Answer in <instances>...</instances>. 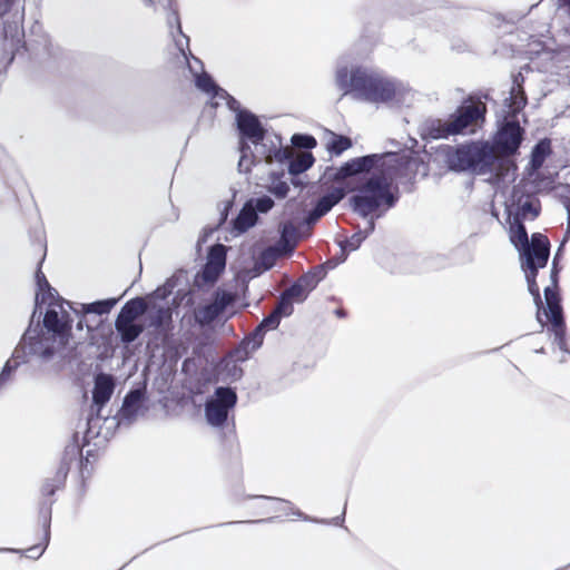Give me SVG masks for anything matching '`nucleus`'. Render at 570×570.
<instances>
[{
    "label": "nucleus",
    "instance_id": "obj_1",
    "mask_svg": "<svg viewBox=\"0 0 570 570\" xmlns=\"http://www.w3.org/2000/svg\"><path fill=\"white\" fill-rule=\"evenodd\" d=\"M405 163V157L397 154L371 155L352 159L340 168H330L325 173V179L335 181L340 186L335 187L330 194L323 196L313 213L314 217H321L326 214L335 204H337L351 190L348 179L371 169L379 170L383 177L372 178L366 184L362 194L353 198L355 209L366 215L368 212L386 203L392 205V198L389 195V180L400 173V167Z\"/></svg>",
    "mask_w": 570,
    "mask_h": 570
},
{
    "label": "nucleus",
    "instance_id": "obj_2",
    "mask_svg": "<svg viewBox=\"0 0 570 570\" xmlns=\"http://www.w3.org/2000/svg\"><path fill=\"white\" fill-rule=\"evenodd\" d=\"M36 277L38 286L36 305L39 308L47 305L43 325L48 336L43 337L40 343L48 346L50 351L60 350L68 343L69 316L63 302L56 297L55 291L50 287L45 275L38 272Z\"/></svg>",
    "mask_w": 570,
    "mask_h": 570
},
{
    "label": "nucleus",
    "instance_id": "obj_3",
    "mask_svg": "<svg viewBox=\"0 0 570 570\" xmlns=\"http://www.w3.org/2000/svg\"><path fill=\"white\" fill-rule=\"evenodd\" d=\"M519 220L515 218L514 223L511 224L510 239L520 252L521 266L527 277L529 291L538 304L540 295L534 277L537 269L544 267L548 262L549 242L543 235L533 234L531 243H529L527 232Z\"/></svg>",
    "mask_w": 570,
    "mask_h": 570
},
{
    "label": "nucleus",
    "instance_id": "obj_4",
    "mask_svg": "<svg viewBox=\"0 0 570 570\" xmlns=\"http://www.w3.org/2000/svg\"><path fill=\"white\" fill-rule=\"evenodd\" d=\"M337 81L343 88H351L358 97L372 102L392 100L400 92V86L394 81L372 76L363 70H355L350 77L346 70H341Z\"/></svg>",
    "mask_w": 570,
    "mask_h": 570
},
{
    "label": "nucleus",
    "instance_id": "obj_5",
    "mask_svg": "<svg viewBox=\"0 0 570 570\" xmlns=\"http://www.w3.org/2000/svg\"><path fill=\"white\" fill-rule=\"evenodd\" d=\"M485 106L481 101L469 100L464 102L451 118L438 128L435 138L448 135L462 134L464 131L474 132L480 122L483 121Z\"/></svg>",
    "mask_w": 570,
    "mask_h": 570
},
{
    "label": "nucleus",
    "instance_id": "obj_6",
    "mask_svg": "<svg viewBox=\"0 0 570 570\" xmlns=\"http://www.w3.org/2000/svg\"><path fill=\"white\" fill-rule=\"evenodd\" d=\"M449 161L456 170L472 169L482 173L485 167L493 165L494 155L485 145H473L458 149Z\"/></svg>",
    "mask_w": 570,
    "mask_h": 570
},
{
    "label": "nucleus",
    "instance_id": "obj_7",
    "mask_svg": "<svg viewBox=\"0 0 570 570\" xmlns=\"http://www.w3.org/2000/svg\"><path fill=\"white\" fill-rule=\"evenodd\" d=\"M544 298L547 307L541 309L539 308L537 313V318L541 325H544V321L542 318V315L546 316L547 321L552 324V328L554 332L556 341L558 342V345L561 350L564 347L563 342V324H562V316H561V307L559 305V298L557 292L551 288L547 287L544 289Z\"/></svg>",
    "mask_w": 570,
    "mask_h": 570
},
{
    "label": "nucleus",
    "instance_id": "obj_8",
    "mask_svg": "<svg viewBox=\"0 0 570 570\" xmlns=\"http://www.w3.org/2000/svg\"><path fill=\"white\" fill-rule=\"evenodd\" d=\"M236 402V394L229 390L219 387L215 394L208 400L206 404V419L212 425L222 424L226 417L227 412L234 406Z\"/></svg>",
    "mask_w": 570,
    "mask_h": 570
},
{
    "label": "nucleus",
    "instance_id": "obj_9",
    "mask_svg": "<svg viewBox=\"0 0 570 570\" xmlns=\"http://www.w3.org/2000/svg\"><path fill=\"white\" fill-rule=\"evenodd\" d=\"M522 139V131L519 125L514 121L507 122L495 136L494 148H490L494 155V159L499 155L513 154Z\"/></svg>",
    "mask_w": 570,
    "mask_h": 570
},
{
    "label": "nucleus",
    "instance_id": "obj_10",
    "mask_svg": "<svg viewBox=\"0 0 570 570\" xmlns=\"http://www.w3.org/2000/svg\"><path fill=\"white\" fill-rule=\"evenodd\" d=\"M226 247L216 245L212 247L207 256V262L202 273V278L206 283L215 282L225 268Z\"/></svg>",
    "mask_w": 570,
    "mask_h": 570
},
{
    "label": "nucleus",
    "instance_id": "obj_11",
    "mask_svg": "<svg viewBox=\"0 0 570 570\" xmlns=\"http://www.w3.org/2000/svg\"><path fill=\"white\" fill-rule=\"evenodd\" d=\"M238 128L244 137L254 144L263 138L264 131L255 116L248 112H239L237 116Z\"/></svg>",
    "mask_w": 570,
    "mask_h": 570
},
{
    "label": "nucleus",
    "instance_id": "obj_12",
    "mask_svg": "<svg viewBox=\"0 0 570 570\" xmlns=\"http://www.w3.org/2000/svg\"><path fill=\"white\" fill-rule=\"evenodd\" d=\"M114 380L111 376L100 374L96 377L92 399L96 404H105L114 392Z\"/></svg>",
    "mask_w": 570,
    "mask_h": 570
},
{
    "label": "nucleus",
    "instance_id": "obj_13",
    "mask_svg": "<svg viewBox=\"0 0 570 570\" xmlns=\"http://www.w3.org/2000/svg\"><path fill=\"white\" fill-rule=\"evenodd\" d=\"M230 302V297L228 295H222L217 297L215 302L204 305L198 308L196 312V320L199 323H208L214 320L223 308Z\"/></svg>",
    "mask_w": 570,
    "mask_h": 570
},
{
    "label": "nucleus",
    "instance_id": "obj_14",
    "mask_svg": "<svg viewBox=\"0 0 570 570\" xmlns=\"http://www.w3.org/2000/svg\"><path fill=\"white\" fill-rule=\"evenodd\" d=\"M257 219L253 202L245 204L239 215L235 219L234 226L239 232H245L255 225Z\"/></svg>",
    "mask_w": 570,
    "mask_h": 570
},
{
    "label": "nucleus",
    "instance_id": "obj_15",
    "mask_svg": "<svg viewBox=\"0 0 570 570\" xmlns=\"http://www.w3.org/2000/svg\"><path fill=\"white\" fill-rule=\"evenodd\" d=\"M512 207L513 209H511V212L514 213L515 218L518 219L534 218L539 213L537 203L529 197L524 200L519 199L518 204H513Z\"/></svg>",
    "mask_w": 570,
    "mask_h": 570
},
{
    "label": "nucleus",
    "instance_id": "obj_16",
    "mask_svg": "<svg viewBox=\"0 0 570 570\" xmlns=\"http://www.w3.org/2000/svg\"><path fill=\"white\" fill-rule=\"evenodd\" d=\"M116 326L118 332L121 334L122 340L127 342L134 341L140 333L141 327L135 323V321H126V317L118 316Z\"/></svg>",
    "mask_w": 570,
    "mask_h": 570
},
{
    "label": "nucleus",
    "instance_id": "obj_17",
    "mask_svg": "<svg viewBox=\"0 0 570 570\" xmlns=\"http://www.w3.org/2000/svg\"><path fill=\"white\" fill-rule=\"evenodd\" d=\"M292 313V305L287 302H282V304L277 307V309L271 314L267 318L263 321L258 331L262 328L274 330L279 324V320L282 315H289Z\"/></svg>",
    "mask_w": 570,
    "mask_h": 570
},
{
    "label": "nucleus",
    "instance_id": "obj_18",
    "mask_svg": "<svg viewBox=\"0 0 570 570\" xmlns=\"http://www.w3.org/2000/svg\"><path fill=\"white\" fill-rule=\"evenodd\" d=\"M313 164V155L307 151H301L297 153L294 159L291 161L289 170L292 174H299L312 167Z\"/></svg>",
    "mask_w": 570,
    "mask_h": 570
},
{
    "label": "nucleus",
    "instance_id": "obj_19",
    "mask_svg": "<svg viewBox=\"0 0 570 570\" xmlns=\"http://www.w3.org/2000/svg\"><path fill=\"white\" fill-rule=\"evenodd\" d=\"M145 311V304L141 299H135L129 303H127L121 312L120 316L126 317V321H136V318L141 315Z\"/></svg>",
    "mask_w": 570,
    "mask_h": 570
},
{
    "label": "nucleus",
    "instance_id": "obj_20",
    "mask_svg": "<svg viewBox=\"0 0 570 570\" xmlns=\"http://www.w3.org/2000/svg\"><path fill=\"white\" fill-rule=\"evenodd\" d=\"M145 311V304L141 299H135L129 303H127L121 312L120 316L126 317V321H136V318L141 315Z\"/></svg>",
    "mask_w": 570,
    "mask_h": 570
},
{
    "label": "nucleus",
    "instance_id": "obj_21",
    "mask_svg": "<svg viewBox=\"0 0 570 570\" xmlns=\"http://www.w3.org/2000/svg\"><path fill=\"white\" fill-rule=\"evenodd\" d=\"M352 146L351 140L347 137L343 136H336L334 134H331L326 147L330 151L340 155L344 150L348 149Z\"/></svg>",
    "mask_w": 570,
    "mask_h": 570
},
{
    "label": "nucleus",
    "instance_id": "obj_22",
    "mask_svg": "<svg viewBox=\"0 0 570 570\" xmlns=\"http://www.w3.org/2000/svg\"><path fill=\"white\" fill-rule=\"evenodd\" d=\"M550 153V142L547 140L540 141L532 151V164L533 166H540Z\"/></svg>",
    "mask_w": 570,
    "mask_h": 570
},
{
    "label": "nucleus",
    "instance_id": "obj_23",
    "mask_svg": "<svg viewBox=\"0 0 570 570\" xmlns=\"http://www.w3.org/2000/svg\"><path fill=\"white\" fill-rule=\"evenodd\" d=\"M141 399H142V394L139 391H134V392L129 393L126 396L125 402H124V407H122L124 412L127 415L134 414L136 411V407L140 404Z\"/></svg>",
    "mask_w": 570,
    "mask_h": 570
},
{
    "label": "nucleus",
    "instance_id": "obj_24",
    "mask_svg": "<svg viewBox=\"0 0 570 570\" xmlns=\"http://www.w3.org/2000/svg\"><path fill=\"white\" fill-rule=\"evenodd\" d=\"M115 304H116L115 299L96 302V303H91V304L87 305L85 307V311L87 313L102 314V313L109 312Z\"/></svg>",
    "mask_w": 570,
    "mask_h": 570
},
{
    "label": "nucleus",
    "instance_id": "obj_25",
    "mask_svg": "<svg viewBox=\"0 0 570 570\" xmlns=\"http://www.w3.org/2000/svg\"><path fill=\"white\" fill-rule=\"evenodd\" d=\"M196 83H197V87L200 88L202 90L206 91V92H214L215 96H222L224 97L225 96V92H219V90L216 89L215 85L213 83L212 79L204 75V76H198L197 77V80H196Z\"/></svg>",
    "mask_w": 570,
    "mask_h": 570
},
{
    "label": "nucleus",
    "instance_id": "obj_26",
    "mask_svg": "<svg viewBox=\"0 0 570 570\" xmlns=\"http://www.w3.org/2000/svg\"><path fill=\"white\" fill-rule=\"evenodd\" d=\"M292 142L295 146L303 148H314L316 146L314 137L307 135H294L292 137Z\"/></svg>",
    "mask_w": 570,
    "mask_h": 570
},
{
    "label": "nucleus",
    "instance_id": "obj_27",
    "mask_svg": "<svg viewBox=\"0 0 570 570\" xmlns=\"http://www.w3.org/2000/svg\"><path fill=\"white\" fill-rule=\"evenodd\" d=\"M253 204H254V208H255V213L256 212H259V213H266L268 212L274 203L273 200L269 198V197H261V198H257L255 200H252Z\"/></svg>",
    "mask_w": 570,
    "mask_h": 570
},
{
    "label": "nucleus",
    "instance_id": "obj_28",
    "mask_svg": "<svg viewBox=\"0 0 570 570\" xmlns=\"http://www.w3.org/2000/svg\"><path fill=\"white\" fill-rule=\"evenodd\" d=\"M273 193L279 197H284L287 194L288 186L285 183H277L272 186Z\"/></svg>",
    "mask_w": 570,
    "mask_h": 570
},
{
    "label": "nucleus",
    "instance_id": "obj_29",
    "mask_svg": "<svg viewBox=\"0 0 570 570\" xmlns=\"http://www.w3.org/2000/svg\"><path fill=\"white\" fill-rule=\"evenodd\" d=\"M242 153H243V155L239 159L238 166L240 169L247 171L252 165V160L249 158H247V156L245 155L244 148L242 149Z\"/></svg>",
    "mask_w": 570,
    "mask_h": 570
},
{
    "label": "nucleus",
    "instance_id": "obj_30",
    "mask_svg": "<svg viewBox=\"0 0 570 570\" xmlns=\"http://www.w3.org/2000/svg\"><path fill=\"white\" fill-rule=\"evenodd\" d=\"M524 104H525V99H524L523 95H521V94L515 95L514 101H513L514 111L522 108L524 106Z\"/></svg>",
    "mask_w": 570,
    "mask_h": 570
},
{
    "label": "nucleus",
    "instance_id": "obj_31",
    "mask_svg": "<svg viewBox=\"0 0 570 570\" xmlns=\"http://www.w3.org/2000/svg\"><path fill=\"white\" fill-rule=\"evenodd\" d=\"M360 245V238H352L351 242L348 243V246H350V249L351 250H354L357 248V246Z\"/></svg>",
    "mask_w": 570,
    "mask_h": 570
},
{
    "label": "nucleus",
    "instance_id": "obj_32",
    "mask_svg": "<svg viewBox=\"0 0 570 570\" xmlns=\"http://www.w3.org/2000/svg\"><path fill=\"white\" fill-rule=\"evenodd\" d=\"M287 156H288V150H287V149H285V150H284V153H283V155H282V157H287Z\"/></svg>",
    "mask_w": 570,
    "mask_h": 570
},
{
    "label": "nucleus",
    "instance_id": "obj_33",
    "mask_svg": "<svg viewBox=\"0 0 570 570\" xmlns=\"http://www.w3.org/2000/svg\"><path fill=\"white\" fill-rule=\"evenodd\" d=\"M267 160L269 161L272 159V156L271 155H267L266 156Z\"/></svg>",
    "mask_w": 570,
    "mask_h": 570
},
{
    "label": "nucleus",
    "instance_id": "obj_34",
    "mask_svg": "<svg viewBox=\"0 0 570 570\" xmlns=\"http://www.w3.org/2000/svg\"><path fill=\"white\" fill-rule=\"evenodd\" d=\"M295 291H296V288H292L291 295H294Z\"/></svg>",
    "mask_w": 570,
    "mask_h": 570
}]
</instances>
